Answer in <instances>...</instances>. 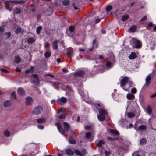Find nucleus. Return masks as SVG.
Instances as JSON below:
<instances>
[{
	"mask_svg": "<svg viewBox=\"0 0 156 156\" xmlns=\"http://www.w3.org/2000/svg\"><path fill=\"white\" fill-rule=\"evenodd\" d=\"M107 114V111L103 108L99 109V114L98 115V119L100 121L104 120L105 118V116Z\"/></svg>",
	"mask_w": 156,
	"mask_h": 156,
	"instance_id": "2",
	"label": "nucleus"
},
{
	"mask_svg": "<svg viewBox=\"0 0 156 156\" xmlns=\"http://www.w3.org/2000/svg\"><path fill=\"white\" fill-rule=\"evenodd\" d=\"M75 152L77 155L81 156H84V155H85L86 153L85 150L81 152L80 151L78 150H76L75 151Z\"/></svg>",
	"mask_w": 156,
	"mask_h": 156,
	"instance_id": "10",
	"label": "nucleus"
},
{
	"mask_svg": "<svg viewBox=\"0 0 156 156\" xmlns=\"http://www.w3.org/2000/svg\"><path fill=\"white\" fill-rule=\"evenodd\" d=\"M74 30V27L73 26H70L69 27V31L73 33Z\"/></svg>",
	"mask_w": 156,
	"mask_h": 156,
	"instance_id": "39",
	"label": "nucleus"
},
{
	"mask_svg": "<svg viewBox=\"0 0 156 156\" xmlns=\"http://www.w3.org/2000/svg\"><path fill=\"white\" fill-rule=\"evenodd\" d=\"M56 125L57 126L58 130L59 132L61 133H62L65 132V131H68L69 128V124L66 122H64V128L65 130L63 129L60 124L59 123H56Z\"/></svg>",
	"mask_w": 156,
	"mask_h": 156,
	"instance_id": "3",
	"label": "nucleus"
},
{
	"mask_svg": "<svg viewBox=\"0 0 156 156\" xmlns=\"http://www.w3.org/2000/svg\"><path fill=\"white\" fill-rule=\"evenodd\" d=\"M153 24H152V23L151 22H150L149 23L148 26L149 27H152L153 26Z\"/></svg>",
	"mask_w": 156,
	"mask_h": 156,
	"instance_id": "57",
	"label": "nucleus"
},
{
	"mask_svg": "<svg viewBox=\"0 0 156 156\" xmlns=\"http://www.w3.org/2000/svg\"><path fill=\"white\" fill-rule=\"evenodd\" d=\"M4 134L6 136H8L10 135V133L8 131L6 130L5 131L4 133Z\"/></svg>",
	"mask_w": 156,
	"mask_h": 156,
	"instance_id": "44",
	"label": "nucleus"
},
{
	"mask_svg": "<svg viewBox=\"0 0 156 156\" xmlns=\"http://www.w3.org/2000/svg\"><path fill=\"white\" fill-rule=\"evenodd\" d=\"M130 43L132 46L136 48H139L141 46V43L140 41L135 39H132Z\"/></svg>",
	"mask_w": 156,
	"mask_h": 156,
	"instance_id": "4",
	"label": "nucleus"
},
{
	"mask_svg": "<svg viewBox=\"0 0 156 156\" xmlns=\"http://www.w3.org/2000/svg\"><path fill=\"white\" fill-rule=\"evenodd\" d=\"M42 27L41 26H38L37 29L36 31L38 34H39L40 33V31Z\"/></svg>",
	"mask_w": 156,
	"mask_h": 156,
	"instance_id": "38",
	"label": "nucleus"
},
{
	"mask_svg": "<svg viewBox=\"0 0 156 156\" xmlns=\"http://www.w3.org/2000/svg\"><path fill=\"white\" fill-rule=\"evenodd\" d=\"M16 12L17 14H19L21 12V9H20L16 7L15 8Z\"/></svg>",
	"mask_w": 156,
	"mask_h": 156,
	"instance_id": "40",
	"label": "nucleus"
},
{
	"mask_svg": "<svg viewBox=\"0 0 156 156\" xmlns=\"http://www.w3.org/2000/svg\"><path fill=\"white\" fill-rule=\"evenodd\" d=\"M138 152L137 151L135 152L133 154H132V156H140L139 155L136 154Z\"/></svg>",
	"mask_w": 156,
	"mask_h": 156,
	"instance_id": "53",
	"label": "nucleus"
},
{
	"mask_svg": "<svg viewBox=\"0 0 156 156\" xmlns=\"http://www.w3.org/2000/svg\"><path fill=\"white\" fill-rule=\"evenodd\" d=\"M21 58L18 56H17L15 58V62L16 63H18L20 61Z\"/></svg>",
	"mask_w": 156,
	"mask_h": 156,
	"instance_id": "32",
	"label": "nucleus"
},
{
	"mask_svg": "<svg viewBox=\"0 0 156 156\" xmlns=\"http://www.w3.org/2000/svg\"><path fill=\"white\" fill-rule=\"evenodd\" d=\"M112 9V7L110 5H109L106 8V10L107 11H108Z\"/></svg>",
	"mask_w": 156,
	"mask_h": 156,
	"instance_id": "46",
	"label": "nucleus"
},
{
	"mask_svg": "<svg viewBox=\"0 0 156 156\" xmlns=\"http://www.w3.org/2000/svg\"><path fill=\"white\" fill-rule=\"evenodd\" d=\"M11 105V103L9 101H5L4 102L3 105L5 107H8Z\"/></svg>",
	"mask_w": 156,
	"mask_h": 156,
	"instance_id": "17",
	"label": "nucleus"
},
{
	"mask_svg": "<svg viewBox=\"0 0 156 156\" xmlns=\"http://www.w3.org/2000/svg\"><path fill=\"white\" fill-rule=\"evenodd\" d=\"M91 136L90 132H87L86 134V138L87 139H89Z\"/></svg>",
	"mask_w": 156,
	"mask_h": 156,
	"instance_id": "37",
	"label": "nucleus"
},
{
	"mask_svg": "<svg viewBox=\"0 0 156 156\" xmlns=\"http://www.w3.org/2000/svg\"><path fill=\"white\" fill-rule=\"evenodd\" d=\"M146 142V140L145 138H143L140 141V143L141 144H144Z\"/></svg>",
	"mask_w": 156,
	"mask_h": 156,
	"instance_id": "31",
	"label": "nucleus"
},
{
	"mask_svg": "<svg viewBox=\"0 0 156 156\" xmlns=\"http://www.w3.org/2000/svg\"><path fill=\"white\" fill-rule=\"evenodd\" d=\"M109 132L111 134L115 135H119V134L118 131L112 129H110L109 130Z\"/></svg>",
	"mask_w": 156,
	"mask_h": 156,
	"instance_id": "13",
	"label": "nucleus"
},
{
	"mask_svg": "<svg viewBox=\"0 0 156 156\" xmlns=\"http://www.w3.org/2000/svg\"><path fill=\"white\" fill-rule=\"evenodd\" d=\"M26 102L27 104L28 105H30L32 103V99L30 97H27L26 98Z\"/></svg>",
	"mask_w": 156,
	"mask_h": 156,
	"instance_id": "11",
	"label": "nucleus"
},
{
	"mask_svg": "<svg viewBox=\"0 0 156 156\" xmlns=\"http://www.w3.org/2000/svg\"><path fill=\"white\" fill-rule=\"evenodd\" d=\"M63 5L64 6H67L69 3V1L68 0H64L62 2Z\"/></svg>",
	"mask_w": 156,
	"mask_h": 156,
	"instance_id": "30",
	"label": "nucleus"
},
{
	"mask_svg": "<svg viewBox=\"0 0 156 156\" xmlns=\"http://www.w3.org/2000/svg\"><path fill=\"white\" fill-rule=\"evenodd\" d=\"M67 101V99L66 98L62 97L58 99L56 102L59 105H62L63 104L66 103Z\"/></svg>",
	"mask_w": 156,
	"mask_h": 156,
	"instance_id": "6",
	"label": "nucleus"
},
{
	"mask_svg": "<svg viewBox=\"0 0 156 156\" xmlns=\"http://www.w3.org/2000/svg\"><path fill=\"white\" fill-rule=\"evenodd\" d=\"M57 61L58 63H60L61 62L60 59L59 58H57Z\"/></svg>",
	"mask_w": 156,
	"mask_h": 156,
	"instance_id": "64",
	"label": "nucleus"
},
{
	"mask_svg": "<svg viewBox=\"0 0 156 156\" xmlns=\"http://www.w3.org/2000/svg\"><path fill=\"white\" fill-rule=\"evenodd\" d=\"M55 102V100H52L51 101V103L52 104H54Z\"/></svg>",
	"mask_w": 156,
	"mask_h": 156,
	"instance_id": "63",
	"label": "nucleus"
},
{
	"mask_svg": "<svg viewBox=\"0 0 156 156\" xmlns=\"http://www.w3.org/2000/svg\"><path fill=\"white\" fill-rule=\"evenodd\" d=\"M134 128L137 131L140 130L142 131L145 129L146 126L145 125H143L140 126H137L136 125V124L134 126Z\"/></svg>",
	"mask_w": 156,
	"mask_h": 156,
	"instance_id": "9",
	"label": "nucleus"
},
{
	"mask_svg": "<svg viewBox=\"0 0 156 156\" xmlns=\"http://www.w3.org/2000/svg\"><path fill=\"white\" fill-rule=\"evenodd\" d=\"M34 69V68L33 66H31L30 69H27L25 71V73H27L29 72L32 73Z\"/></svg>",
	"mask_w": 156,
	"mask_h": 156,
	"instance_id": "33",
	"label": "nucleus"
},
{
	"mask_svg": "<svg viewBox=\"0 0 156 156\" xmlns=\"http://www.w3.org/2000/svg\"><path fill=\"white\" fill-rule=\"evenodd\" d=\"M72 5H73V7L74 9L75 10H77V9H78V8L76 6H75L74 4L73 3V4H72Z\"/></svg>",
	"mask_w": 156,
	"mask_h": 156,
	"instance_id": "56",
	"label": "nucleus"
},
{
	"mask_svg": "<svg viewBox=\"0 0 156 156\" xmlns=\"http://www.w3.org/2000/svg\"><path fill=\"white\" fill-rule=\"evenodd\" d=\"M69 30H67V34L69 36H72L73 34V32H71V31H69Z\"/></svg>",
	"mask_w": 156,
	"mask_h": 156,
	"instance_id": "43",
	"label": "nucleus"
},
{
	"mask_svg": "<svg viewBox=\"0 0 156 156\" xmlns=\"http://www.w3.org/2000/svg\"><path fill=\"white\" fill-rule=\"evenodd\" d=\"M42 111V108L40 106H38L34 109L32 113L34 115H38L41 113Z\"/></svg>",
	"mask_w": 156,
	"mask_h": 156,
	"instance_id": "5",
	"label": "nucleus"
},
{
	"mask_svg": "<svg viewBox=\"0 0 156 156\" xmlns=\"http://www.w3.org/2000/svg\"><path fill=\"white\" fill-rule=\"evenodd\" d=\"M147 18V16H145L143 17L140 20V21H144Z\"/></svg>",
	"mask_w": 156,
	"mask_h": 156,
	"instance_id": "52",
	"label": "nucleus"
},
{
	"mask_svg": "<svg viewBox=\"0 0 156 156\" xmlns=\"http://www.w3.org/2000/svg\"><path fill=\"white\" fill-rule=\"evenodd\" d=\"M96 144L98 147H101L102 145L105 144V142L103 140H96Z\"/></svg>",
	"mask_w": 156,
	"mask_h": 156,
	"instance_id": "12",
	"label": "nucleus"
},
{
	"mask_svg": "<svg viewBox=\"0 0 156 156\" xmlns=\"http://www.w3.org/2000/svg\"><path fill=\"white\" fill-rule=\"evenodd\" d=\"M49 45V44L48 43L46 42L45 43L44 46L46 47H47Z\"/></svg>",
	"mask_w": 156,
	"mask_h": 156,
	"instance_id": "58",
	"label": "nucleus"
},
{
	"mask_svg": "<svg viewBox=\"0 0 156 156\" xmlns=\"http://www.w3.org/2000/svg\"><path fill=\"white\" fill-rule=\"evenodd\" d=\"M51 55V52L50 51H47L44 54V55L46 58L49 57Z\"/></svg>",
	"mask_w": 156,
	"mask_h": 156,
	"instance_id": "35",
	"label": "nucleus"
},
{
	"mask_svg": "<svg viewBox=\"0 0 156 156\" xmlns=\"http://www.w3.org/2000/svg\"><path fill=\"white\" fill-rule=\"evenodd\" d=\"M128 18V16L127 15L123 16L122 17V20L125 21Z\"/></svg>",
	"mask_w": 156,
	"mask_h": 156,
	"instance_id": "36",
	"label": "nucleus"
},
{
	"mask_svg": "<svg viewBox=\"0 0 156 156\" xmlns=\"http://www.w3.org/2000/svg\"><path fill=\"white\" fill-rule=\"evenodd\" d=\"M17 92L18 94L20 95H23L25 94V92L22 88H19L18 89Z\"/></svg>",
	"mask_w": 156,
	"mask_h": 156,
	"instance_id": "16",
	"label": "nucleus"
},
{
	"mask_svg": "<svg viewBox=\"0 0 156 156\" xmlns=\"http://www.w3.org/2000/svg\"><path fill=\"white\" fill-rule=\"evenodd\" d=\"M127 98L128 99L133 100L134 98V95L133 94L129 93L126 96Z\"/></svg>",
	"mask_w": 156,
	"mask_h": 156,
	"instance_id": "15",
	"label": "nucleus"
},
{
	"mask_svg": "<svg viewBox=\"0 0 156 156\" xmlns=\"http://www.w3.org/2000/svg\"><path fill=\"white\" fill-rule=\"evenodd\" d=\"M5 6L6 9L9 11H11L12 7L10 6V5L7 3L5 4Z\"/></svg>",
	"mask_w": 156,
	"mask_h": 156,
	"instance_id": "25",
	"label": "nucleus"
},
{
	"mask_svg": "<svg viewBox=\"0 0 156 156\" xmlns=\"http://www.w3.org/2000/svg\"><path fill=\"white\" fill-rule=\"evenodd\" d=\"M151 75L149 74L147 76L145 79V83L144 84V86L147 87L151 82Z\"/></svg>",
	"mask_w": 156,
	"mask_h": 156,
	"instance_id": "7",
	"label": "nucleus"
},
{
	"mask_svg": "<svg viewBox=\"0 0 156 156\" xmlns=\"http://www.w3.org/2000/svg\"><path fill=\"white\" fill-rule=\"evenodd\" d=\"M133 125L132 124H131V123H130L129 124V127L130 128H133Z\"/></svg>",
	"mask_w": 156,
	"mask_h": 156,
	"instance_id": "62",
	"label": "nucleus"
},
{
	"mask_svg": "<svg viewBox=\"0 0 156 156\" xmlns=\"http://www.w3.org/2000/svg\"><path fill=\"white\" fill-rule=\"evenodd\" d=\"M85 72L83 70L79 71L74 74V76L76 77H82L83 76Z\"/></svg>",
	"mask_w": 156,
	"mask_h": 156,
	"instance_id": "8",
	"label": "nucleus"
},
{
	"mask_svg": "<svg viewBox=\"0 0 156 156\" xmlns=\"http://www.w3.org/2000/svg\"><path fill=\"white\" fill-rule=\"evenodd\" d=\"M137 57L136 54L134 52H132L131 54L129 56V58L130 59H133Z\"/></svg>",
	"mask_w": 156,
	"mask_h": 156,
	"instance_id": "14",
	"label": "nucleus"
},
{
	"mask_svg": "<svg viewBox=\"0 0 156 156\" xmlns=\"http://www.w3.org/2000/svg\"><path fill=\"white\" fill-rule=\"evenodd\" d=\"M131 92L133 94H135L137 92V90L135 88H132L131 89Z\"/></svg>",
	"mask_w": 156,
	"mask_h": 156,
	"instance_id": "41",
	"label": "nucleus"
},
{
	"mask_svg": "<svg viewBox=\"0 0 156 156\" xmlns=\"http://www.w3.org/2000/svg\"><path fill=\"white\" fill-rule=\"evenodd\" d=\"M12 97L13 98V99H16V94H15V92H13L11 94Z\"/></svg>",
	"mask_w": 156,
	"mask_h": 156,
	"instance_id": "45",
	"label": "nucleus"
},
{
	"mask_svg": "<svg viewBox=\"0 0 156 156\" xmlns=\"http://www.w3.org/2000/svg\"><path fill=\"white\" fill-rule=\"evenodd\" d=\"M57 42L58 41H55L53 42L52 44L53 48L55 49H58Z\"/></svg>",
	"mask_w": 156,
	"mask_h": 156,
	"instance_id": "21",
	"label": "nucleus"
},
{
	"mask_svg": "<svg viewBox=\"0 0 156 156\" xmlns=\"http://www.w3.org/2000/svg\"><path fill=\"white\" fill-rule=\"evenodd\" d=\"M21 69L20 68L18 67H16V71L19 72L21 71Z\"/></svg>",
	"mask_w": 156,
	"mask_h": 156,
	"instance_id": "54",
	"label": "nucleus"
},
{
	"mask_svg": "<svg viewBox=\"0 0 156 156\" xmlns=\"http://www.w3.org/2000/svg\"><path fill=\"white\" fill-rule=\"evenodd\" d=\"M66 154L69 155L71 156L73 154V151L70 149H67L66 151Z\"/></svg>",
	"mask_w": 156,
	"mask_h": 156,
	"instance_id": "19",
	"label": "nucleus"
},
{
	"mask_svg": "<svg viewBox=\"0 0 156 156\" xmlns=\"http://www.w3.org/2000/svg\"><path fill=\"white\" fill-rule=\"evenodd\" d=\"M27 42L28 44H32L35 41L34 38L30 37L27 39Z\"/></svg>",
	"mask_w": 156,
	"mask_h": 156,
	"instance_id": "23",
	"label": "nucleus"
},
{
	"mask_svg": "<svg viewBox=\"0 0 156 156\" xmlns=\"http://www.w3.org/2000/svg\"><path fill=\"white\" fill-rule=\"evenodd\" d=\"M131 83V82L129 80L128 77H123L120 82L121 87L126 91L129 90Z\"/></svg>",
	"mask_w": 156,
	"mask_h": 156,
	"instance_id": "1",
	"label": "nucleus"
},
{
	"mask_svg": "<svg viewBox=\"0 0 156 156\" xmlns=\"http://www.w3.org/2000/svg\"><path fill=\"white\" fill-rule=\"evenodd\" d=\"M69 142L71 144H74L76 143V141L72 137H70L69 139Z\"/></svg>",
	"mask_w": 156,
	"mask_h": 156,
	"instance_id": "26",
	"label": "nucleus"
},
{
	"mask_svg": "<svg viewBox=\"0 0 156 156\" xmlns=\"http://www.w3.org/2000/svg\"><path fill=\"white\" fill-rule=\"evenodd\" d=\"M33 77L35 78L36 79V80L38 82V79L37 77V74H34L33 75Z\"/></svg>",
	"mask_w": 156,
	"mask_h": 156,
	"instance_id": "48",
	"label": "nucleus"
},
{
	"mask_svg": "<svg viewBox=\"0 0 156 156\" xmlns=\"http://www.w3.org/2000/svg\"><path fill=\"white\" fill-rule=\"evenodd\" d=\"M96 40L95 39V40H93V46H94V47H95L94 44H96V47L97 48L98 47V46H97V44H96Z\"/></svg>",
	"mask_w": 156,
	"mask_h": 156,
	"instance_id": "51",
	"label": "nucleus"
},
{
	"mask_svg": "<svg viewBox=\"0 0 156 156\" xmlns=\"http://www.w3.org/2000/svg\"><path fill=\"white\" fill-rule=\"evenodd\" d=\"M136 29V26L135 25H133L130 28V31L131 32H134Z\"/></svg>",
	"mask_w": 156,
	"mask_h": 156,
	"instance_id": "24",
	"label": "nucleus"
},
{
	"mask_svg": "<svg viewBox=\"0 0 156 156\" xmlns=\"http://www.w3.org/2000/svg\"><path fill=\"white\" fill-rule=\"evenodd\" d=\"M111 64V63L110 62L108 61L106 62V65L107 67L111 68L112 67Z\"/></svg>",
	"mask_w": 156,
	"mask_h": 156,
	"instance_id": "42",
	"label": "nucleus"
},
{
	"mask_svg": "<svg viewBox=\"0 0 156 156\" xmlns=\"http://www.w3.org/2000/svg\"><path fill=\"white\" fill-rule=\"evenodd\" d=\"M146 109L148 114H151L152 111L151 108L150 106H148L147 107Z\"/></svg>",
	"mask_w": 156,
	"mask_h": 156,
	"instance_id": "28",
	"label": "nucleus"
},
{
	"mask_svg": "<svg viewBox=\"0 0 156 156\" xmlns=\"http://www.w3.org/2000/svg\"><path fill=\"white\" fill-rule=\"evenodd\" d=\"M108 138L110 140H115V138H112L110 137H108Z\"/></svg>",
	"mask_w": 156,
	"mask_h": 156,
	"instance_id": "59",
	"label": "nucleus"
},
{
	"mask_svg": "<svg viewBox=\"0 0 156 156\" xmlns=\"http://www.w3.org/2000/svg\"><path fill=\"white\" fill-rule=\"evenodd\" d=\"M37 122L39 123H42L45 122H46V119L44 118H41L38 119L37 120Z\"/></svg>",
	"mask_w": 156,
	"mask_h": 156,
	"instance_id": "18",
	"label": "nucleus"
},
{
	"mask_svg": "<svg viewBox=\"0 0 156 156\" xmlns=\"http://www.w3.org/2000/svg\"><path fill=\"white\" fill-rule=\"evenodd\" d=\"M23 32L24 30L20 27L17 28L15 30V33L17 34L18 33H22Z\"/></svg>",
	"mask_w": 156,
	"mask_h": 156,
	"instance_id": "20",
	"label": "nucleus"
},
{
	"mask_svg": "<svg viewBox=\"0 0 156 156\" xmlns=\"http://www.w3.org/2000/svg\"><path fill=\"white\" fill-rule=\"evenodd\" d=\"M156 97V92L155 93L151 95L150 96V98H154V97Z\"/></svg>",
	"mask_w": 156,
	"mask_h": 156,
	"instance_id": "55",
	"label": "nucleus"
},
{
	"mask_svg": "<svg viewBox=\"0 0 156 156\" xmlns=\"http://www.w3.org/2000/svg\"><path fill=\"white\" fill-rule=\"evenodd\" d=\"M44 127V126L41 125H39L38 126V128L40 129H43Z\"/></svg>",
	"mask_w": 156,
	"mask_h": 156,
	"instance_id": "49",
	"label": "nucleus"
},
{
	"mask_svg": "<svg viewBox=\"0 0 156 156\" xmlns=\"http://www.w3.org/2000/svg\"><path fill=\"white\" fill-rule=\"evenodd\" d=\"M4 29L3 28V27H0V31L1 32H3L4 31Z\"/></svg>",
	"mask_w": 156,
	"mask_h": 156,
	"instance_id": "61",
	"label": "nucleus"
},
{
	"mask_svg": "<svg viewBox=\"0 0 156 156\" xmlns=\"http://www.w3.org/2000/svg\"><path fill=\"white\" fill-rule=\"evenodd\" d=\"M62 70L63 72H67L68 71L67 69L65 68H63L62 69Z\"/></svg>",
	"mask_w": 156,
	"mask_h": 156,
	"instance_id": "60",
	"label": "nucleus"
},
{
	"mask_svg": "<svg viewBox=\"0 0 156 156\" xmlns=\"http://www.w3.org/2000/svg\"><path fill=\"white\" fill-rule=\"evenodd\" d=\"M104 153L105 156H108L111 154L110 151H107L106 150H104Z\"/></svg>",
	"mask_w": 156,
	"mask_h": 156,
	"instance_id": "34",
	"label": "nucleus"
},
{
	"mask_svg": "<svg viewBox=\"0 0 156 156\" xmlns=\"http://www.w3.org/2000/svg\"><path fill=\"white\" fill-rule=\"evenodd\" d=\"M9 2H10L12 3H23L25 2L24 1H19L12 0L10 1Z\"/></svg>",
	"mask_w": 156,
	"mask_h": 156,
	"instance_id": "22",
	"label": "nucleus"
},
{
	"mask_svg": "<svg viewBox=\"0 0 156 156\" xmlns=\"http://www.w3.org/2000/svg\"><path fill=\"white\" fill-rule=\"evenodd\" d=\"M11 34L10 32H8L5 33L4 35V37L5 39L8 38L10 36Z\"/></svg>",
	"mask_w": 156,
	"mask_h": 156,
	"instance_id": "27",
	"label": "nucleus"
},
{
	"mask_svg": "<svg viewBox=\"0 0 156 156\" xmlns=\"http://www.w3.org/2000/svg\"><path fill=\"white\" fill-rule=\"evenodd\" d=\"M65 114H62L61 115L59 116V118L61 119H62L65 118Z\"/></svg>",
	"mask_w": 156,
	"mask_h": 156,
	"instance_id": "50",
	"label": "nucleus"
},
{
	"mask_svg": "<svg viewBox=\"0 0 156 156\" xmlns=\"http://www.w3.org/2000/svg\"><path fill=\"white\" fill-rule=\"evenodd\" d=\"M127 116L129 118H131L134 117L135 115L133 112H129L127 113Z\"/></svg>",
	"mask_w": 156,
	"mask_h": 156,
	"instance_id": "29",
	"label": "nucleus"
},
{
	"mask_svg": "<svg viewBox=\"0 0 156 156\" xmlns=\"http://www.w3.org/2000/svg\"><path fill=\"white\" fill-rule=\"evenodd\" d=\"M0 70L2 72H5V73H8V70L7 69H4V68L1 69Z\"/></svg>",
	"mask_w": 156,
	"mask_h": 156,
	"instance_id": "47",
	"label": "nucleus"
}]
</instances>
